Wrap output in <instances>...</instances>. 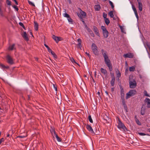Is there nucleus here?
<instances>
[{"label":"nucleus","instance_id":"1","mask_svg":"<svg viewBox=\"0 0 150 150\" xmlns=\"http://www.w3.org/2000/svg\"><path fill=\"white\" fill-rule=\"evenodd\" d=\"M101 51L103 56L104 58L105 63L108 67L110 71H111L112 70V65L110 60L109 59L107 52L103 49H102Z\"/></svg>","mask_w":150,"mask_h":150},{"label":"nucleus","instance_id":"2","mask_svg":"<svg viewBox=\"0 0 150 150\" xmlns=\"http://www.w3.org/2000/svg\"><path fill=\"white\" fill-rule=\"evenodd\" d=\"M137 93V91L135 89L130 90L128 93L126 94V96L125 97L126 99H128L130 97L134 96Z\"/></svg>","mask_w":150,"mask_h":150},{"label":"nucleus","instance_id":"3","mask_svg":"<svg viewBox=\"0 0 150 150\" xmlns=\"http://www.w3.org/2000/svg\"><path fill=\"white\" fill-rule=\"evenodd\" d=\"M101 28L103 31V37L105 38H107L109 36V32L105 26H102Z\"/></svg>","mask_w":150,"mask_h":150},{"label":"nucleus","instance_id":"4","mask_svg":"<svg viewBox=\"0 0 150 150\" xmlns=\"http://www.w3.org/2000/svg\"><path fill=\"white\" fill-rule=\"evenodd\" d=\"M91 48L93 53L95 55H98L99 54L98 51L97 49V47L95 43H92Z\"/></svg>","mask_w":150,"mask_h":150},{"label":"nucleus","instance_id":"5","mask_svg":"<svg viewBox=\"0 0 150 150\" xmlns=\"http://www.w3.org/2000/svg\"><path fill=\"white\" fill-rule=\"evenodd\" d=\"M118 124L117 125V127L119 129H122L124 130H127V129L126 127L125 126V125L123 123L120 119L118 118Z\"/></svg>","mask_w":150,"mask_h":150},{"label":"nucleus","instance_id":"6","mask_svg":"<svg viewBox=\"0 0 150 150\" xmlns=\"http://www.w3.org/2000/svg\"><path fill=\"white\" fill-rule=\"evenodd\" d=\"M6 62L10 65H12L14 64L13 60L12 57L9 55H7L6 57Z\"/></svg>","mask_w":150,"mask_h":150},{"label":"nucleus","instance_id":"7","mask_svg":"<svg viewBox=\"0 0 150 150\" xmlns=\"http://www.w3.org/2000/svg\"><path fill=\"white\" fill-rule=\"evenodd\" d=\"M85 125L86 126V128L91 133L93 134V135H95V134L93 131L92 127L90 125L86 124H85Z\"/></svg>","mask_w":150,"mask_h":150},{"label":"nucleus","instance_id":"8","mask_svg":"<svg viewBox=\"0 0 150 150\" xmlns=\"http://www.w3.org/2000/svg\"><path fill=\"white\" fill-rule=\"evenodd\" d=\"M52 38L55 41L56 43H58L59 41L62 40V38L60 37H57L54 35H52Z\"/></svg>","mask_w":150,"mask_h":150},{"label":"nucleus","instance_id":"9","mask_svg":"<svg viewBox=\"0 0 150 150\" xmlns=\"http://www.w3.org/2000/svg\"><path fill=\"white\" fill-rule=\"evenodd\" d=\"M129 87L131 88H135L137 86V83L136 81L129 83Z\"/></svg>","mask_w":150,"mask_h":150},{"label":"nucleus","instance_id":"10","mask_svg":"<svg viewBox=\"0 0 150 150\" xmlns=\"http://www.w3.org/2000/svg\"><path fill=\"white\" fill-rule=\"evenodd\" d=\"M93 30L94 31L95 34L98 36L100 37V34L97 27L95 26H93Z\"/></svg>","mask_w":150,"mask_h":150},{"label":"nucleus","instance_id":"11","mask_svg":"<svg viewBox=\"0 0 150 150\" xmlns=\"http://www.w3.org/2000/svg\"><path fill=\"white\" fill-rule=\"evenodd\" d=\"M23 38L26 40L28 41L29 38L26 32H23V34H21Z\"/></svg>","mask_w":150,"mask_h":150},{"label":"nucleus","instance_id":"12","mask_svg":"<svg viewBox=\"0 0 150 150\" xmlns=\"http://www.w3.org/2000/svg\"><path fill=\"white\" fill-rule=\"evenodd\" d=\"M124 56L125 58H131L133 57V55L132 53H128L124 55Z\"/></svg>","mask_w":150,"mask_h":150},{"label":"nucleus","instance_id":"13","mask_svg":"<svg viewBox=\"0 0 150 150\" xmlns=\"http://www.w3.org/2000/svg\"><path fill=\"white\" fill-rule=\"evenodd\" d=\"M121 98L122 100H125V93L123 89H120Z\"/></svg>","mask_w":150,"mask_h":150},{"label":"nucleus","instance_id":"14","mask_svg":"<svg viewBox=\"0 0 150 150\" xmlns=\"http://www.w3.org/2000/svg\"><path fill=\"white\" fill-rule=\"evenodd\" d=\"M145 102L147 103V107L148 108H150V99L147 98H146L144 100Z\"/></svg>","mask_w":150,"mask_h":150},{"label":"nucleus","instance_id":"15","mask_svg":"<svg viewBox=\"0 0 150 150\" xmlns=\"http://www.w3.org/2000/svg\"><path fill=\"white\" fill-rule=\"evenodd\" d=\"M133 78L134 77L132 75L130 76L129 78V83L131 82H135L136 81L135 79Z\"/></svg>","mask_w":150,"mask_h":150},{"label":"nucleus","instance_id":"16","mask_svg":"<svg viewBox=\"0 0 150 150\" xmlns=\"http://www.w3.org/2000/svg\"><path fill=\"white\" fill-rule=\"evenodd\" d=\"M122 103L123 105V106L124 109L127 112V105L126 104V101L125 100H122Z\"/></svg>","mask_w":150,"mask_h":150},{"label":"nucleus","instance_id":"17","mask_svg":"<svg viewBox=\"0 0 150 150\" xmlns=\"http://www.w3.org/2000/svg\"><path fill=\"white\" fill-rule=\"evenodd\" d=\"M100 71H101V72L104 75H107V71L106 69H104L103 68H101Z\"/></svg>","mask_w":150,"mask_h":150},{"label":"nucleus","instance_id":"18","mask_svg":"<svg viewBox=\"0 0 150 150\" xmlns=\"http://www.w3.org/2000/svg\"><path fill=\"white\" fill-rule=\"evenodd\" d=\"M0 67L2 69H8L9 68L8 66H5L4 64L1 63L0 64Z\"/></svg>","mask_w":150,"mask_h":150},{"label":"nucleus","instance_id":"19","mask_svg":"<svg viewBox=\"0 0 150 150\" xmlns=\"http://www.w3.org/2000/svg\"><path fill=\"white\" fill-rule=\"evenodd\" d=\"M100 6L99 5H95L94 6V8L96 11H99L100 9Z\"/></svg>","mask_w":150,"mask_h":150},{"label":"nucleus","instance_id":"20","mask_svg":"<svg viewBox=\"0 0 150 150\" xmlns=\"http://www.w3.org/2000/svg\"><path fill=\"white\" fill-rule=\"evenodd\" d=\"M145 108L143 106L142 107L141 111V114L142 115H144L145 113Z\"/></svg>","mask_w":150,"mask_h":150},{"label":"nucleus","instance_id":"21","mask_svg":"<svg viewBox=\"0 0 150 150\" xmlns=\"http://www.w3.org/2000/svg\"><path fill=\"white\" fill-rule=\"evenodd\" d=\"M34 28L35 30L38 31V23L35 21H34Z\"/></svg>","mask_w":150,"mask_h":150},{"label":"nucleus","instance_id":"22","mask_svg":"<svg viewBox=\"0 0 150 150\" xmlns=\"http://www.w3.org/2000/svg\"><path fill=\"white\" fill-rule=\"evenodd\" d=\"M15 46V44H13L12 45L8 47L9 50H13L15 49L16 48L14 47Z\"/></svg>","mask_w":150,"mask_h":150},{"label":"nucleus","instance_id":"23","mask_svg":"<svg viewBox=\"0 0 150 150\" xmlns=\"http://www.w3.org/2000/svg\"><path fill=\"white\" fill-rule=\"evenodd\" d=\"M134 118L136 123L139 125H141V123L139 120L137 118L136 116H135Z\"/></svg>","mask_w":150,"mask_h":150},{"label":"nucleus","instance_id":"24","mask_svg":"<svg viewBox=\"0 0 150 150\" xmlns=\"http://www.w3.org/2000/svg\"><path fill=\"white\" fill-rule=\"evenodd\" d=\"M138 8L139 10L140 11H142V5L141 3H139L138 4Z\"/></svg>","mask_w":150,"mask_h":150},{"label":"nucleus","instance_id":"25","mask_svg":"<svg viewBox=\"0 0 150 150\" xmlns=\"http://www.w3.org/2000/svg\"><path fill=\"white\" fill-rule=\"evenodd\" d=\"M54 136L55 137L57 138L58 141L59 142H61V139L58 136L57 134L56 133L53 136Z\"/></svg>","mask_w":150,"mask_h":150},{"label":"nucleus","instance_id":"26","mask_svg":"<svg viewBox=\"0 0 150 150\" xmlns=\"http://www.w3.org/2000/svg\"><path fill=\"white\" fill-rule=\"evenodd\" d=\"M104 20L105 22V24L108 25L109 23H110V21L109 19L108 18H105L104 19Z\"/></svg>","mask_w":150,"mask_h":150},{"label":"nucleus","instance_id":"27","mask_svg":"<svg viewBox=\"0 0 150 150\" xmlns=\"http://www.w3.org/2000/svg\"><path fill=\"white\" fill-rule=\"evenodd\" d=\"M115 79H112L110 81V83L112 86H114L115 85Z\"/></svg>","mask_w":150,"mask_h":150},{"label":"nucleus","instance_id":"28","mask_svg":"<svg viewBox=\"0 0 150 150\" xmlns=\"http://www.w3.org/2000/svg\"><path fill=\"white\" fill-rule=\"evenodd\" d=\"M78 16L81 19V21L83 22V24L84 25L86 24V23H85L83 19L82 18L81 16V15L80 14H78Z\"/></svg>","mask_w":150,"mask_h":150},{"label":"nucleus","instance_id":"29","mask_svg":"<svg viewBox=\"0 0 150 150\" xmlns=\"http://www.w3.org/2000/svg\"><path fill=\"white\" fill-rule=\"evenodd\" d=\"M44 46L47 48L48 51L49 52H50L52 51V50L50 48L49 46L45 44H44Z\"/></svg>","mask_w":150,"mask_h":150},{"label":"nucleus","instance_id":"30","mask_svg":"<svg viewBox=\"0 0 150 150\" xmlns=\"http://www.w3.org/2000/svg\"><path fill=\"white\" fill-rule=\"evenodd\" d=\"M50 131L51 133L52 134L53 136H54V135L56 134L55 131L54 129L52 128L50 129Z\"/></svg>","mask_w":150,"mask_h":150},{"label":"nucleus","instance_id":"31","mask_svg":"<svg viewBox=\"0 0 150 150\" xmlns=\"http://www.w3.org/2000/svg\"><path fill=\"white\" fill-rule=\"evenodd\" d=\"M81 13L82 16L84 18H85L86 16V13L84 11H81V13Z\"/></svg>","mask_w":150,"mask_h":150},{"label":"nucleus","instance_id":"32","mask_svg":"<svg viewBox=\"0 0 150 150\" xmlns=\"http://www.w3.org/2000/svg\"><path fill=\"white\" fill-rule=\"evenodd\" d=\"M108 14L111 18H113L114 16V15L113 14V12L112 11H110L109 13Z\"/></svg>","mask_w":150,"mask_h":150},{"label":"nucleus","instance_id":"33","mask_svg":"<svg viewBox=\"0 0 150 150\" xmlns=\"http://www.w3.org/2000/svg\"><path fill=\"white\" fill-rule=\"evenodd\" d=\"M135 69V67L134 66L131 67L129 68V71H133Z\"/></svg>","mask_w":150,"mask_h":150},{"label":"nucleus","instance_id":"34","mask_svg":"<svg viewBox=\"0 0 150 150\" xmlns=\"http://www.w3.org/2000/svg\"><path fill=\"white\" fill-rule=\"evenodd\" d=\"M117 73V76L118 78H120L121 76V74L120 72L117 69V71H116Z\"/></svg>","mask_w":150,"mask_h":150},{"label":"nucleus","instance_id":"35","mask_svg":"<svg viewBox=\"0 0 150 150\" xmlns=\"http://www.w3.org/2000/svg\"><path fill=\"white\" fill-rule=\"evenodd\" d=\"M50 52L51 53V54L53 56L54 58H57V55L54 52L52 51Z\"/></svg>","mask_w":150,"mask_h":150},{"label":"nucleus","instance_id":"36","mask_svg":"<svg viewBox=\"0 0 150 150\" xmlns=\"http://www.w3.org/2000/svg\"><path fill=\"white\" fill-rule=\"evenodd\" d=\"M109 3L110 4V5H111L112 8V9L114 8V4H113V3H112V2L110 0L109 1Z\"/></svg>","mask_w":150,"mask_h":150},{"label":"nucleus","instance_id":"37","mask_svg":"<svg viewBox=\"0 0 150 150\" xmlns=\"http://www.w3.org/2000/svg\"><path fill=\"white\" fill-rule=\"evenodd\" d=\"M68 21L69 22H70L71 24H73V21L71 18L69 17V18H68Z\"/></svg>","mask_w":150,"mask_h":150},{"label":"nucleus","instance_id":"38","mask_svg":"<svg viewBox=\"0 0 150 150\" xmlns=\"http://www.w3.org/2000/svg\"><path fill=\"white\" fill-rule=\"evenodd\" d=\"M88 119L89 122L92 123L93 122V120L91 118V116L90 115H89L88 117Z\"/></svg>","mask_w":150,"mask_h":150},{"label":"nucleus","instance_id":"39","mask_svg":"<svg viewBox=\"0 0 150 150\" xmlns=\"http://www.w3.org/2000/svg\"><path fill=\"white\" fill-rule=\"evenodd\" d=\"M138 134L141 136H144L146 135L149 136H150L148 134H146L145 133H144L138 132Z\"/></svg>","mask_w":150,"mask_h":150},{"label":"nucleus","instance_id":"40","mask_svg":"<svg viewBox=\"0 0 150 150\" xmlns=\"http://www.w3.org/2000/svg\"><path fill=\"white\" fill-rule=\"evenodd\" d=\"M6 3L8 5L10 6L11 5V1H9V0H6Z\"/></svg>","mask_w":150,"mask_h":150},{"label":"nucleus","instance_id":"41","mask_svg":"<svg viewBox=\"0 0 150 150\" xmlns=\"http://www.w3.org/2000/svg\"><path fill=\"white\" fill-rule=\"evenodd\" d=\"M19 24L21 26H22L23 29L25 30V27L23 25V24L21 22H19Z\"/></svg>","mask_w":150,"mask_h":150},{"label":"nucleus","instance_id":"42","mask_svg":"<svg viewBox=\"0 0 150 150\" xmlns=\"http://www.w3.org/2000/svg\"><path fill=\"white\" fill-rule=\"evenodd\" d=\"M28 4L30 5H31L33 6H35V5L33 3H32V2L30 1L29 0H28Z\"/></svg>","mask_w":150,"mask_h":150},{"label":"nucleus","instance_id":"43","mask_svg":"<svg viewBox=\"0 0 150 150\" xmlns=\"http://www.w3.org/2000/svg\"><path fill=\"white\" fill-rule=\"evenodd\" d=\"M77 46L78 48H79L81 50V47H82V46H81V43H79L77 45Z\"/></svg>","mask_w":150,"mask_h":150},{"label":"nucleus","instance_id":"44","mask_svg":"<svg viewBox=\"0 0 150 150\" xmlns=\"http://www.w3.org/2000/svg\"><path fill=\"white\" fill-rule=\"evenodd\" d=\"M64 16L66 17H67V18H69L70 16L67 13H65L64 14Z\"/></svg>","mask_w":150,"mask_h":150},{"label":"nucleus","instance_id":"45","mask_svg":"<svg viewBox=\"0 0 150 150\" xmlns=\"http://www.w3.org/2000/svg\"><path fill=\"white\" fill-rule=\"evenodd\" d=\"M12 6L17 11H18V8L17 6L13 5Z\"/></svg>","mask_w":150,"mask_h":150},{"label":"nucleus","instance_id":"46","mask_svg":"<svg viewBox=\"0 0 150 150\" xmlns=\"http://www.w3.org/2000/svg\"><path fill=\"white\" fill-rule=\"evenodd\" d=\"M110 74L112 77V79H115L114 73L111 72Z\"/></svg>","mask_w":150,"mask_h":150},{"label":"nucleus","instance_id":"47","mask_svg":"<svg viewBox=\"0 0 150 150\" xmlns=\"http://www.w3.org/2000/svg\"><path fill=\"white\" fill-rule=\"evenodd\" d=\"M121 30V32L122 33H124V30L122 26L121 25L119 26Z\"/></svg>","mask_w":150,"mask_h":150},{"label":"nucleus","instance_id":"48","mask_svg":"<svg viewBox=\"0 0 150 150\" xmlns=\"http://www.w3.org/2000/svg\"><path fill=\"white\" fill-rule=\"evenodd\" d=\"M89 33L91 36L93 37H94V34L92 31L91 32H90Z\"/></svg>","mask_w":150,"mask_h":150},{"label":"nucleus","instance_id":"49","mask_svg":"<svg viewBox=\"0 0 150 150\" xmlns=\"http://www.w3.org/2000/svg\"><path fill=\"white\" fill-rule=\"evenodd\" d=\"M144 92L145 95L146 96H148V97H150V96H149V95L148 94L147 92L146 91H144Z\"/></svg>","mask_w":150,"mask_h":150},{"label":"nucleus","instance_id":"50","mask_svg":"<svg viewBox=\"0 0 150 150\" xmlns=\"http://www.w3.org/2000/svg\"><path fill=\"white\" fill-rule=\"evenodd\" d=\"M107 14L105 13L104 12L103 13V17L104 18V19H105V18H107Z\"/></svg>","mask_w":150,"mask_h":150},{"label":"nucleus","instance_id":"51","mask_svg":"<svg viewBox=\"0 0 150 150\" xmlns=\"http://www.w3.org/2000/svg\"><path fill=\"white\" fill-rule=\"evenodd\" d=\"M119 85L120 86V89H123V88L122 87V85H121L120 81V82L119 83Z\"/></svg>","mask_w":150,"mask_h":150},{"label":"nucleus","instance_id":"52","mask_svg":"<svg viewBox=\"0 0 150 150\" xmlns=\"http://www.w3.org/2000/svg\"><path fill=\"white\" fill-rule=\"evenodd\" d=\"M132 8L134 11L137 10L135 7L133 5H132Z\"/></svg>","mask_w":150,"mask_h":150},{"label":"nucleus","instance_id":"53","mask_svg":"<svg viewBox=\"0 0 150 150\" xmlns=\"http://www.w3.org/2000/svg\"><path fill=\"white\" fill-rule=\"evenodd\" d=\"M4 141V139L3 138H2L0 139V144L1 143Z\"/></svg>","mask_w":150,"mask_h":150},{"label":"nucleus","instance_id":"54","mask_svg":"<svg viewBox=\"0 0 150 150\" xmlns=\"http://www.w3.org/2000/svg\"><path fill=\"white\" fill-rule=\"evenodd\" d=\"M85 54L88 56V57H89V58H90L91 55H90V54L89 53H88L87 52H85Z\"/></svg>","mask_w":150,"mask_h":150},{"label":"nucleus","instance_id":"55","mask_svg":"<svg viewBox=\"0 0 150 150\" xmlns=\"http://www.w3.org/2000/svg\"><path fill=\"white\" fill-rule=\"evenodd\" d=\"M57 98L59 100H58V102L60 103L61 102V97H60V96L59 97V98L58 97H57Z\"/></svg>","mask_w":150,"mask_h":150},{"label":"nucleus","instance_id":"56","mask_svg":"<svg viewBox=\"0 0 150 150\" xmlns=\"http://www.w3.org/2000/svg\"><path fill=\"white\" fill-rule=\"evenodd\" d=\"M87 31L89 33L92 31L89 28H88L86 29Z\"/></svg>","mask_w":150,"mask_h":150},{"label":"nucleus","instance_id":"57","mask_svg":"<svg viewBox=\"0 0 150 150\" xmlns=\"http://www.w3.org/2000/svg\"><path fill=\"white\" fill-rule=\"evenodd\" d=\"M70 59L72 62H73V61H74V59L73 57L70 58Z\"/></svg>","mask_w":150,"mask_h":150},{"label":"nucleus","instance_id":"58","mask_svg":"<svg viewBox=\"0 0 150 150\" xmlns=\"http://www.w3.org/2000/svg\"><path fill=\"white\" fill-rule=\"evenodd\" d=\"M77 41L79 43H81V40L80 38H79L77 40Z\"/></svg>","mask_w":150,"mask_h":150},{"label":"nucleus","instance_id":"59","mask_svg":"<svg viewBox=\"0 0 150 150\" xmlns=\"http://www.w3.org/2000/svg\"><path fill=\"white\" fill-rule=\"evenodd\" d=\"M53 86L54 88H55L56 91H57V87L55 86L54 84H53Z\"/></svg>","mask_w":150,"mask_h":150},{"label":"nucleus","instance_id":"60","mask_svg":"<svg viewBox=\"0 0 150 150\" xmlns=\"http://www.w3.org/2000/svg\"><path fill=\"white\" fill-rule=\"evenodd\" d=\"M67 1L69 2V4H71L72 3V1L71 0H67Z\"/></svg>","mask_w":150,"mask_h":150},{"label":"nucleus","instance_id":"61","mask_svg":"<svg viewBox=\"0 0 150 150\" xmlns=\"http://www.w3.org/2000/svg\"><path fill=\"white\" fill-rule=\"evenodd\" d=\"M135 16L137 18V21H138L139 19V16H138V14H137V15H136Z\"/></svg>","mask_w":150,"mask_h":150},{"label":"nucleus","instance_id":"62","mask_svg":"<svg viewBox=\"0 0 150 150\" xmlns=\"http://www.w3.org/2000/svg\"><path fill=\"white\" fill-rule=\"evenodd\" d=\"M15 3L16 5H18V3L17 1L16 0H13Z\"/></svg>","mask_w":150,"mask_h":150},{"label":"nucleus","instance_id":"63","mask_svg":"<svg viewBox=\"0 0 150 150\" xmlns=\"http://www.w3.org/2000/svg\"><path fill=\"white\" fill-rule=\"evenodd\" d=\"M25 137V136H19L18 137L20 138H23Z\"/></svg>","mask_w":150,"mask_h":150},{"label":"nucleus","instance_id":"64","mask_svg":"<svg viewBox=\"0 0 150 150\" xmlns=\"http://www.w3.org/2000/svg\"><path fill=\"white\" fill-rule=\"evenodd\" d=\"M78 9L79 11H80V13H81V11H82L81 10V8H79Z\"/></svg>","mask_w":150,"mask_h":150}]
</instances>
